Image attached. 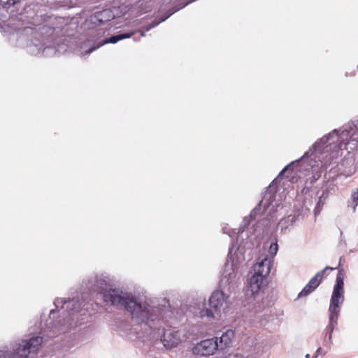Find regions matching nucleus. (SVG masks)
I'll return each instance as SVG.
<instances>
[{"mask_svg": "<svg viewBox=\"0 0 358 358\" xmlns=\"http://www.w3.org/2000/svg\"><path fill=\"white\" fill-rule=\"evenodd\" d=\"M115 18V15L110 9H103L101 11H96L94 14L87 17L83 24L85 29H94L97 36H103L106 31L103 29H96L99 25L104 24Z\"/></svg>", "mask_w": 358, "mask_h": 358, "instance_id": "obj_8", "label": "nucleus"}, {"mask_svg": "<svg viewBox=\"0 0 358 358\" xmlns=\"http://www.w3.org/2000/svg\"><path fill=\"white\" fill-rule=\"evenodd\" d=\"M324 201L325 199H324L323 198L319 196V199H318V201L316 203V206L314 208V214L315 215H318L320 213L322 209V207L324 206Z\"/></svg>", "mask_w": 358, "mask_h": 358, "instance_id": "obj_22", "label": "nucleus"}, {"mask_svg": "<svg viewBox=\"0 0 358 358\" xmlns=\"http://www.w3.org/2000/svg\"><path fill=\"white\" fill-rule=\"evenodd\" d=\"M306 358H310V355L309 354H306V356H305Z\"/></svg>", "mask_w": 358, "mask_h": 358, "instance_id": "obj_33", "label": "nucleus"}, {"mask_svg": "<svg viewBox=\"0 0 358 358\" xmlns=\"http://www.w3.org/2000/svg\"><path fill=\"white\" fill-rule=\"evenodd\" d=\"M345 262V257L343 256H341L339 259L338 265L337 267L338 271L341 268L343 270V266L344 265Z\"/></svg>", "mask_w": 358, "mask_h": 358, "instance_id": "obj_26", "label": "nucleus"}, {"mask_svg": "<svg viewBox=\"0 0 358 358\" xmlns=\"http://www.w3.org/2000/svg\"><path fill=\"white\" fill-rule=\"evenodd\" d=\"M213 308H206L205 312H206V315L208 317H213V310H212ZM203 312H204V310H203Z\"/></svg>", "mask_w": 358, "mask_h": 358, "instance_id": "obj_30", "label": "nucleus"}, {"mask_svg": "<svg viewBox=\"0 0 358 358\" xmlns=\"http://www.w3.org/2000/svg\"><path fill=\"white\" fill-rule=\"evenodd\" d=\"M358 206V188L352 190L350 198L348 201V208L355 211L357 206Z\"/></svg>", "mask_w": 358, "mask_h": 358, "instance_id": "obj_19", "label": "nucleus"}, {"mask_svg": "<svg viewBox=\"0 0 358 358\" xmlns=\"http://www.w3.org/2000/svg\"><path fill=\"white\" fill-rule=\"evenodd\" d=\"M234 331L232 329H227L223 332L221 336H214L217 343L218 350H224L230 348L232 345V339L234 337Z\"/></svg>", "mask_w": 358, "mask_h": 358, "instance_id": "obj_14", "label": "nucleus"}, {"mask_svg": "<svg viewBox=\"0 0 358 358\" xmlns=\"http://www.w3.org/2000/svg\"><path fill=\"white\" fill-rule=\"evenodd\" d=\"M325 271H326L324 269H323V270L317 272L314 277L316 278L317 279H321V281H322Z\"/></svg>", "mask_w": 358, "mask_h": 358, "instance_id": "obj_29", "label": "nucleus"}, {"mask_svg": "<svg viewBox=\"0 0 358 358\" xmlns=\"http://www.w3.org/2000/svg\"><path fill=\"white\" fill-rule=\"evenodd\" d=\"M357 68H358V65H357Z\"/></svg>", "mask_w": 358, "mask_h": 358, "instance_id": "obj_34", "label": "nucleus"}, {"mask_svg": "<svg viewBox=\"0 0 358 358\" xmlns=\"http://www.w3.org/2000/svg\"><path fill=\"white\" fill-rule=\"evenodd\" d=\"M167 13V11L162 14L159 17L155 18V20L149 24L143 26L136 31H129L127 32L119 31L116 34L112 35L107 38L102 39L99 42H95L94 40H86L80 43V56H85L90 55L93 51L99 48L102 45L107 43L115 44L118 41L133 37L134 41H138L141 37L145 36V33L151 29L157 27L158 24H154L159 22Z\"/></svg>", "mask_w": 358, "mask_h": 358, "instance_id": "obj_3", "label": "nucleus"}, {"mask_svg": "<svg viewBox=\"0 0 358 358\" xmlns=\"http://www.w3.org/2000/svg\"><path fill=\"white\" fill-rule=\"evenodd\" d=\"M328 145V143H324V142L320 141V139L315 141L302 157L285 166L278 173V178H281L282 179L285 173L289 170L293 171L296 169L299 171H301V169L300 166H302L303 163H305V162L315 152H329L331 149L332 146Z\"/></svg>", "mask_w": 358, "mask_h": 358, "instance_id": "obj_7", "label": "nucleus"}, {"mask_svg": "<svg viewBox=\"0 0 358 358\" xmlns=\"http://www.w3.org/2000/svg\"><path fill=\"white\" fill-rule=\"evenodd\" d=\"M325 271L327 270H333L334 269V268L329 266H327L324 268Z\"/></svg>", "mask_w": 358, "mask_h": 358, "instance_id": "obj_32", "label": "nucleus"}, {"mask_svg": "<svg viewBox=\"0 0 358 358\" xmlns=\"http://www.w3.org/2000/svg\"><path fill=\"white\" fill-rule=\"evenodd\" d=\"M320 141L328 143V145H334V148H337L342 143L345 145L350 143L353 145H357L358 143V119L338 129H334L331 132L322 137Z\"/></svg>", "mask_w": 358, "mask_h": 358, "instance_id": "obj_5", "label": "nucleus"}, {"mask_svg": "<svg viewBox=\"0 0 358 358\" xmlns=\"http://www.w3.org/2000/svg\"><path fill=\"white\" fill-rule=\"evenodd\" d=\"M232 247L229 248L227 260L222 273L221 282L227 285H230L234 281L238 269V263L235 262V258L234 255H232Z\"/></svg>", "mask_w": 358, "mask_h": 358, "instance_id": "obj_9", "label": "nucleus"}, {"mask_svg": "<svg viewBox=\"0 0 358 358\" xmlns=\"http://www.w3.org/2000/svg\"><path fill=\"white\" fill-rule=\"evenodd\" d=\"M34 346L24 348V345H20L15 350H11L6 346H0V358H13L15 356L25 358L31 350H34Z\"/></svg>", "mask_w": 358, "mask_h": 358, "instance_id": "obj_12", "label": "nucleus"}, {"mask_svg": "<svg viewBox=\"0 0 358 358\" xmlns=\"http://www.w3.org/2000/svg\"><path fill=\"white\" fill-rule=\"evenodd\" d=\"M342 268L338 272L336 284L334 286L329 307V323L324 329L325 345L331 343L332 334L338 324V318L341 312V305L344 301V282Z\"/></svg>", "mask_w": 358, "mask_h": 358, "instance_id": "obj_4", "label": "nucleus"}, {"mask_svg": "<svg viewBox=\"0 0 358 358\" xmlns=\"http://www.w3.org/2000/svg\"><path fill=\"white\" fill-rule=\"evenodd\" d=\"M216 358H244V357L239 353H231L224 357H217Z\"/></svg>", "mask_w": 358, "mask_h": 358, "instance_id": "obj_25", "label": "nucleus"}, {"mask_svg": "<svg viewBox=\"0 0 358 358\" xmlns=\"http://www.w3.org/2000/svg\"><path fill=\"white\" fill-rule=\"evenodd\" d=\"M278 250V239L275 237V241L270 244L268 252L271 255L275 256Z\"/></svg>", "mask_w": 358, "mask_h": 358, "instance_id": "obj_23", "label": "nucleus"}, {"mask_svg": "<svg viewBox=\"0 0 358 358\" xmlns=\"http://www.w3.org/2000/svg\"><path fill=\"white\" fill-rule=\"evenodd\" d=\"M320 283L321 279H317L313 276L298 294V298L308 296L318 287Z\"/></svg>", "mask_w": 358, "mask_h": 358, "instance_id": "obj_17", "label": "nucleus"}, {"mask_svg": "<svg viewBox=\"0 0 358 358\" xmlns=\"http://www.w3.org/2000/svg\"><path fill=\"white\" fill-rule=\"evenodd\" d=\"M322 355V356H324V355H325V352H323V350H322V348H321V347H319V348L317 349V350H316V352H315V355H313V358H316V357H317L318 355Z\"/></svg>", "mask_w": 358, "mask_h": 358, "instance_id": "obj_28", "label": "nucleus"}, {"mask_svg": "<svg viewBox=\"0 0 358 358\" xmlns=\"http://www.w3.org/2000/svg\"><path fill=\"white\" fill-rule=\"evenodd\" d=\"M125 329L123 330V336H126L128 339L133 340L138 337V331L136 329H132L131 325L127 322L122 324Z\"/></svg>", "mask_w": 358, "mask_h": 358, "instance_id": "obj_20", "label": "nucleus"}, {"mask_svg": "<svg viewBox=\"0 0 358 358\" xmlns=\"http://www.w3.org/2000/svg\"><path fill=\"white\" fill-rule=\"evenodd\" d=\"M296 221L295 215H289L285 218L281 219L279 225L281 227V231H285L289 225H292Z\"/></svg>", "mask_w": 358, "mask_h": 358, "instance_id": "obj_21", "label": "nucleus"}, {"mask_svg": "<svg viewBox=\"0 0 358 358\" xmlns=\"http://www.w3.org/2000/svg\"><path fill=\"white\" fill-rule=\"evenodd\" d=\"M252 220H254V218H253V217H250V215H249L248 217H245L243 218V224H244V226H243V227H241L239 228V232H243V231H244V228H245V227H248V226H249V225H250V221H251Z\"/></svg>", "mask_w": 358, "mask_h": 358, "instance_id": "obj_24", "label": "nucleus"}, {"mask_svg": "<svg viewBox=\"0 0 358 358\" xmlns=\"http://www.w3.org/2000/svg\"><path fill=\"white\" fill-rule=\"evenodd\" d=\"M24 31L31 36V43L27 46V51L33 56L50 57L57 52H64L69 48L66 37H58L55 35V27L43 24L38 29L26 27Z\"/></svg>", "mask_w": 358, "mask_h": 358, "instance_id": "obj_2", "label": "nucleus"}, {"mask_svg": "<svg viewBox=\"0 0 358 358\" xmlns=\"http://www.w3.org/2000/svg\"><path fill=\"white\" fill-rule=\"evenodd\" d=\"M228 296L222 290L214 291L210 296L209 305L215 312L220 310L226 303Z\"/></svg>", "mask_w": 358, "mask_h": 358, "instance_id": "obj_13", "label": "nucleus"}, {"mask_svg": "<svg viewBox=\"0 0 358 358\" xmlns=\"http://www.w3.org/2000/svg\"><path fill=\"white\" fill-rule=\"evenodd\" d=\"M136 300L143 306H146V310H149L150 316H148V319L153 320V324L149 322V325L145 326L141 323L138 322L135 318H132L141 327L142 330H144L147 334H155L156 331L162 330L161 334V342L166 349H172L176 347L180 342V337L178 332L173 331L171 329L166 330L165 326H170L171 324H167L169 322V320L171 319L173 313L170 310L171 305L169 300L166 298L162 299L161 304L155 305L154 303H150L147 301L142 302V301L136 296Z\"/></svg>", "mask_w": 358, "mask_h": 358, "instance_id": "obj_1", "label": "nucleus"}, {"mask_svg": "<svg viewBox=\"0 0 358 358\" xmlns=\"http://www.w3.org/2000/svg\"><path fill=\"white\" fill-rule=\"evenodd\" d=\"M282 178H278V175L275 178L270 185L266 188L264 193H268L269 195L273 196V201L275 199L276 193L278 191V185L280 182Z\"/></svg>", "mask_w": 358, "mask_h": 358, "instance_id": "obj_18", "label": "nucleus"}, {"mask_svg": "<svg viewBox=\"0 0 358 358\" xmlns=\"http://www.w3.org/2000/svg\"><path fill=\"white\" fill-rule=\"evenodd\" d=\"M271 268V263L266 257L253 266L252 270L250 271L252 275L248 280L247 292H250L251 295H255L259 292L263 280L270 273Z\"/></svg>", "mask_w": 358, "mask_h": 358, "instance_id": "obj_6", "label": "nucleus"}, {"mask_svg": "<svg viewBox=\"0 0 358 358\" xmlns=\"http://www.w3.org/2000/svg\"><path fill=\"white\" fill-rule=\"evenodd\" d=\"M20 6L21 0H0V8L6 10L12 16L21 14V13L18 11Z\"/></svg>", "mask_w": 358, "mask_h": 358, "instance_id": "obj_16", "label": "nucleus"}, {"mask_svg": "<svg viewBox=\"0 0 358 358\" xmlns=\"http://www.w3.org/2000/svg\"><path fill=\"white\" fill-rule=\"evenodd\" d=\"M329 194V189L328 188H326L322 190L321 195H320L319 196L323 198L324 199H326L327 198H328Z\"/></svg>", "mask_w": 358, "mask_h": 358, "instance_id": "obj_27", "label": "nucleus"}, {"mask_svg": "<svg viewBox=\"0 0 358 358\" xmlns=\"http://www.w3.org/2000/svg\"><path fill=\"white\" fill-rule=\"evenodd\" d=\"M216 341L213 337L201 341L192 348V353L201 357L213 355L216 351H219Z\"/></svg>", "mask_w": 358, "mask_h": 358, "instance_id": "obj_10", "label": "nucleus"}, {"mask_svg": "<svg viewBox=\"0 0 358 358\" xmlns=\"http://www.w3.org/2000/svg\"><path fill=\"white\" fill-rule=\"evenodd\" d=\"M355 164V159L352 158L344 159L341 161L340 164L336 165V166H332L329 169V171H326V173L324 175V178L329 180H334L337 178V177L340 175V173L336 170L337 169H340L339 166L343 167L347 165L353 166Z\"/></svg>", "mask_w": 358, "mask_h": 358, "instance_id": "obj_15", "label": "nucleus"}, {"mask_svg": "<svg viewBox=\"0 0 358 358\" xmlns=\"http://www.w3.org/2000/svg\"><path fill=\"white\" fill-rule=\"evenodd\" d=\"M355 167H353L352 169H350L349 171H348V176L349 175H352L353 173H355Z\"/></svg>", "mask_w": 358, "mask_h": 358, "instance_id": "obj_31", "label": "nucleus"}, {"mask_svg": "<svg viewBox=\"0 0 358 358\" xmlns=\"http://www.w3.org/2000/svg\"><path fill=\"white\" fill-rule=\"evenodd\" d=\"M273 196L269 195L268 193H264L262 200L251 210L250 213V217H253L255 219L257 215L267 210H269V213H271V211L274 208V206L273 205Z\"/></svg>", "mask_w": 358, "mask_h": 358, "instance_id": "obj_11", "label": "nucleus"}]
</instances>
